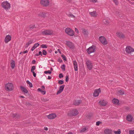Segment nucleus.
I'll return each mask as SVG.
<instances>
[{
  "instance_id": "9d476101",
  "label": "nucleus",
  "mask_w": 134,
  "mask_h": 134,
  "mask_svg": "<svg viewBox=\"0 0 134 134\" xmlns=\"http://www.w3.org/2000/svg\"><path fill=\"white\" fill-rule=\"evenodd\" d=\"M66 44L70 49H75V46L74 44L70 41H66Z\"/></svg>"
},
{
  "instance_id": "aec40b11",
  "label": "nucleus",
  "mask_w": 134,
  "mask_h": 134,
  "mask_svg": "<svg viewBox=\"0 0 134 134\" xmlns=\"http://www.w3.org/2000/svg\"><path fill=\"white\" fill-rule=\"evenodd\" d=\"M126 120L129 121H131L133 120V117L130 115H129L126 116Z\"/></svg>"
},
{
  "instance_id": "de8ad7c7",
  "label": "nucleus",
  "mask_w": 134,
  "mask_h": 134,
  "mask_svg": "<svg viewBox=\"0 0 134 134\" xmlns=\"http://www.w3.org/2000/svg\"><path fill=\"white\" fill-rule=\"evenodd\" d=\"M113 1L116 5H118V3L117 0H113Z\"/></svg>"
},
{
  "instance_id": "49530a36",
  "label": "nucleus",
  "mask_w": 134,
  "mask_h": 134,
  "mask_svg": "<svg viewBox=\"0 0 134 134\" xmlns=\"http://www.w3.org/2000/svg\"><path fill=\"white\" fill-rule=\"evenodd\" d=\"M129 133L130 134H134V130H130Z\"/></svg>"
},
{
  "instance_id": "7c9ffc66",
  "label": "nucleus",
  "mask_w": 134,
  "mask_h": 134,
  "mask_svg": "<svg viewBox=\"0 0 134 134\" xmlns=\"http://www.w3.org/2000/svg\"><path fill=\"white\" fill-rule=\"evenodd\" d=\"M46 13L44 12H42L39 14V16L42 17H44L46 16Z\"/></svg>"
},
{
  "instance_id": "c85d7f7f",
  "label": "nucleus",
  "mask_w": 134,
  "mask_h": 134,
  "mask_svg": "<svg viewBox=\"0 0 134 134\" xmlns=\"http://www.w3.org/2000/svg\"><path fill=\"white\" fill-rule=\"evenodd\" d=\"M11 65V67L12 69H14L15 66V62L13 60L10 63Z\"/></svg>"
},
{
  "instance_id": "2eb2a0df",
  "label": "nucleus",
  "mask_w": 134,
  "mask_h": 134,
  "mask_svg": "<svg viewBox=\"0 0 134 134\" xmlns=\"http://www.w3.org/2000/svg\"><path fill=\"white\" fill-rule=\"evenodd\" d=\"M56 116V115L55 113H52L47 115V117L48 119H54Z\"/></svg>"
},
{
  "instance_id": "bb28decb",
  "label": "nucleus",
  "mask_w": 134,
  "mask_h": 134,
  "mask_svg": "<svg viewBox=\"0 0 134 134\" xmlns=\"http://www.w3.org/2000/svg\"><path fill=\"white\" fill-rule=\"evenodd\" d=\"M103 23L105 25H108L109 24V21L106 19H103Z\"/></svg>"
},
{
  "instance_id": "603ef678",
  "label": "nucleus",
  "mask_w": 134,
  "mask_h": 134,
  "mask_svg": "<svg viewBox=\"0 0 134 134\" xmlns=\"http://www.w3.org/2000/svg\"><path fill=\"white\" fill-rule=\"evenodd\" d=\"M93 3H95L97 2V0H90Z\"/></svg>"
},
{
  "instance_id": "37998d69",
  "label": "nucleus",
  "mask_w": 134,
  "mask_h": 134,
  "mask_svg": "<svg viewBox=\"0 0 134 134\" xmlns=\"http://www.w3.org/2000/svg\"><path fill=\"white\" fill-rule=\"evenodd\" d=\"M29 27L31 29H33L35 28V25H31Z\"/></svg>"
},
{
  "instance_id": "5701e85b",
  "label": "nucleus",
  "mask_w": 134,
  "mask_h": 134,
  "mask_svg": "<svg viewBox=\"0 0 134 134\" xmlns=\"http://www.w3.org/2000/svg\"><path fill=\"white\" fill-rule=\"evenodd\" d=\"M112 102L114 104H119V101L118 99L114 98L112 100Z\"/></svg>"
},
{
  "instance_id": "79ce46f5",
  "label": "nucleus",
  "mask_w": 134,
  "mask_h": 134,
  "mask_svg": "<svg viewBox=\"0 0 134 134\" xmlns=\"http://www.w3.org/2000/svg\"><path fill=\"white\" fill-rule=\"evenodd\" d=\"M61 57L64 61H66V59L65 56L64 55H62Z\"/></svg>"
},
{
  "instance_id": "f8f14e48",
  "label": "nucleus",
  "mask_w": 134,
  "mask_h": 134,
  "mask_svg": "<svg viewBox=\"0 0 134 134\" xmlns=\"http://www.w3.org/2000/svg\"><path fill=\"white\" fill-rule=\"evenodd\" d=\"M101 90L100 88L96 89L94 90L93 95L94 97H96L98 96L99 93L101 92Z\"/></svg>"
},
{
  "instance_id": "393cba45",
  "label": "nucleus",
  "mask_w": 134,
  "mask_h": 134,
  "mask_svg": "<svg viewBox=\"0 0 134 134\" xmlns=\"http://www.w3.org/2000/svg\"><path fill=\"white\" fill-rule=\"evenodd\" d=\"M90 14L93 17H96L97 15V14L96 11H93L92 12H90Z\"/></svg>"
},
{
  "instance_id": "864d4df0",
  "label": "nucleus",
  "mask_w": 134,
  "mask_h": 134,
  "mask_svg": "<svg viewBox=\"0 0 134 134\" xmlns=\"http://www.w3.org/2000/svg\"><path fill=\"white\" fill-rule=\"evenodd\" d=\"M33 73V76L35 77L36 76V74L35 73L34 71H33L32 72Z\"/></svg>"
},
{
  "instance_id": "bf43d9fd",
  "label": "nucleus",
  "mask_w": 134,
  "mask_h": 134,
  "mask_svg": "<svg viewBox=\"0 0 134 134\" xmlns=\"http://www.w3.org/2000/svg\"><path fill=\"white\" fill-rule=\"evenodd\" d=\"M46 91H42V93L43 94H46Z\"/></svg>"
},
{
  "instance_id": "b1692460",
  "label": "nucleus",
  "mask_w": 134,
  "mask_h": 134,
  "mask_svg": "<svg viewBox=\"0 0 134 134\" xmlns=\"http://www.w3.org/2000/svg\"><path fill=\"white\" fill-rule=\"evenodd\" d=\"M20 87L21 91L25 93H28V91L24 87L21 86H20Z\"/></svg>"
},
{
  "instance_id": "a19ab883",
  "label": "nucleus",
  "mask_w": 134,
  "mask_h": 134,
  "mask_svg": "<svg viewBox=\"0 0 134 134\" xmlns=\"http://www.w3.org/2000/svg\"><path fill=\"white\" fill-rule=\"evenodd\" d=\"M41 47L43 48H47V45L45 44H43L41 45Z\"/></svg>"
},
{
  "instance_id": "cd10ccee",
  "label": "nucleus",
  "mask_w": 134,
  "mask_h": 134,
  "mask_svg": "<svg viewBox=\"0 0 134 134\" xmlns=\"http://www.w3.org/2000/svg\"><path fill=\"white\" fill-rule=\"evenodd\" d=\"M33 41V40H31L28 41V42L26 44L25 47L26 48H27L29 45L32 43Z\"/></svg>"
},
{
  "instance_id": "8fccbe9b",
  "label": "nucleus",
  "mask_w": 134,
  "mask_h": 134,
  "mask_svg": "<svg viewBox=\"0 0 134 134\" xmlns=\"http://www.w3.org/2000/svg\"><path fill=\"white\" fill-rule=\"evenodd\" d=\"M63 77V75L62 74H60L59 75V77L60 78H61Z\"/></svg>"
},
{
  "instance_id": "412c9836",
  "label": "nucleus",
  "mask_w": 134,
  "mask_h": 134,
  "mask_svg": "<svg viewBox=\"0 0 134 134\" xmlns=\"http://www.w3.org/2000/svg\"><path fill=\"white\" fill-rule=\"evenodd\" d=\"M81 103V100H75L74 101V105H77L80 104Z\"/></svg>"
},
{
  "instance_id": "680f3d73",
  "label": "nucleus",
  "mask_w": 134,
  "mask_h": 134,
  "mask_svg": "<svg viewBox=\"0 0 134 134\" xmlns=\"http://www.w3.org/2000/svg\"><path fill=\"white\" fill-rule=\"evenodd\" d=\"M44 129L46 131H47L48 130V128L47 127H45L44 128Z\"/></svg>"
},
{
  "instance_id": "72a5a7b5",
  "label": "nucleus",
  "mask_w": 134,
  "mask_h": 134,
  "mask_svg": "<svg viewBox=\"0 0 134 134\" xmlns=\"http://www.w3.org/2000/svg\"><path fill=\"white\" fill-rule=\"evenodd\" d=\"M41 100L43 102H47L49 100V99L45 98H42Z\"/></svg>"
},
{
  "instance_id": "20e7f679",
  "label": "nucleus",
  "mask_w": 134,
  "mask_h": 134,
  "mask_svg": "<svg viewBox=\"0 0 134 134\" xmlns=\"http://www.w3.org/2000/svg\"><path fill=\"white\" fill-rule=\"evenodd\" d=\"M65 32L68 35L70 36H73L74 34V32L71 29L68 27L65 30Z\"/></svg>"
},
{
  "instance_id": "4d7b16f0",
  "label": "nucleus",
  "mask_w": 134,
  "mask_h": 134,
  "mask_svg": "<svg viewBox=\"0 0 134 134\" xmlns=\"http://www.w3.org/2000/svg\"><path fill=\"white\" fill-rule=\"evenodd\" d=\"M37 91H40V92H41V93H42V90L40 88H38L37 89Z\"/></svg>"
},
{
  "instance_id": "e433bc0d",
  "label": "nucleus",
  "mask_w": 134,
  "mask_h": 134,
  "mask_svg": "<svg viewBox=\"0 0 134 134\" xmlns=\"http://www.w3.org/2000/svg\"><path fill=\"white\" fill-rule=\"evenodd\" d=\"M65 65L64 64L62 65L61 66V68L63 71H65Z\"/></svg>"
},
{
  "instance_id": "0e129e2a",
  "label": "nucleus",
  "mask_w": 134,
  "mask_h": 134,
  "mask_svg": "<svg viewBox=\"0 0 134 134\" xmlns=\"http://www.w3.org/2000/svg\"><path fill=\"white\" fill-rule=\"evenodd\" d=\"M41 88L42 89H43V90H44L45 89V87L44 86H41Z\"/></svg>"
},
{
  "instance_id": "39448f33",
  "label": "nucleus",
  "mask_w": 134,
  "mask_h": 134,
  "mask_svg": "<svg viewBox=\"0 0 134 134\" xmlns=\"http://www.w3.org/2000/svg\"><path fill=\"white\" fill-rule=\"evenodd\" d=\"M96 47L95 46L92 45L87 49V51L88 54L94 52L96 51Z\"/></svg>"
},
{
  "instance_id": "a211bd4d",
  "label": "nucleus",
  "mask_w": 134,
  "mask_h": 134,
  "mask_svg": "<svg viewBox=\"0 0 134 134\" xmlns=\"http://www.w3.org/2000/svg\"><path fill=\"white\" fill-rule=\"evenodd\" d=\"M82 33L85 37H87L89 34L88 31L87 30L83 29L82 30Z\"/></svg>"
},
{
  "instance_id": "f704fd0d",
  "label": "nucleus",
  "mask_w": 134,
  "mask_h": 134,
  "mask_svg": "<svg viewBox=\"0 0 134 134\" xmlns=\"http://www.w3.org/2000/svg\"><path fill=\"white\" fill-rule=\"evenodd\" d=\"M68 15L71 18H74L75 17V16L74 15H73L71 13H69L68 14Z\"/></svg>"
},
{
  "instance_id": "f03ea898",
  "label": "nucleus",
  "mask_w": 134,
  "mask_h": 134,
  "mask_svg": "<svg viewBox=\"0 0 134 134\" xmlns=\"http://www.w3.org/2000/svg\"><path fill=\"white\" fill-rule=\"evenodd\" d=\"M14 88V86L12 83H7L5 86V88L7 91H12Z\"/></svg>"
},
{
  "instance_id": "0eeeda50",
  "label": "nucleus",
  "mask_w": 134,
  "mask_h": 134,
  "mask_svg": "<svg viewBox=\"0 0 134 134\" xmlns=\"http://www.w3.org/2000/svg\"><path fill=\"white\" fill-rule=\"evenodd\" d=\"M40 3L43 6L46 7L49 5V0H41Z\"/></svg>"
},
{
  "instance_id": "ddd939ff",
  "label": "nucleus",
  "mask_w": 134,
  "mask_h": 134,
  "mask_svg": "<svg viewBox=\"0 0 134 134\" xmlns=\"http://www.w3.org/2000/svg\"><path fill=\"white\" fill-rule=\"evenodd\" d=\"M116 35L117 37L120 39H124L125 38V35L122 33L117 32L116 33Z\"/></svg>"
},
{
  "instance_id": "423d86ee",
  "label": "nucleus",
  "mask_w": 134,
  "mask_h": 134,
  "mask_svg": "<svg viewBox=\"0 0 134 134\" xmlns=\"http://www.w3.org/2000/svg\"><path fill=\"white\" fill-rule=\"evenodd\" d=\"M42 34L43 35H53V31L52 30H47L44 31H42Z\"/></svg>"
},
{
  "instance_id": "f3484780",
  "label": "nucleus",
  "mask_w": 134,
  "mask_h": 134,
  "mask_svg": "<svg viewBox=\"0 0 134 134\" xmlns=\"http://www.w3.org/2000/svg\"><path fill=\"white\" fill-rule=\"evenodd\" d=\"M11 39V37L10 35H8L6 36L4 40L5 42L7 43L10 41Z\"/></svg>"
},
{
  "instance_id": "4be33fe9",
  "label": "nucleus",
  "mask_w": 134,
  "mask_h": 134,
  "mask_svg": "<svg viewBox=\"0 0 134 134\" xmlns=\"http://www.w3.org/2000/svg\"><path fill=\"white\" fill-rule=\"evenodd\" d=\"M73 64L75 71H77L78 70V66L77 63L76 61L73 62Z\"/></svg>"
},
{
  "instance_id": "2f4dec72",
  "label": "nucleus",
  "mask_w": 134,
  "mask_h": 134,
  "mask_svg": "<svg viewBox=\"0 0 134 134\" xmlns=\"http://www.w3.org/2000/svg\"><path fill=\"white\" fill-rule=\"evenodd\" d=\"M118 93L120 95H123L124 94V93L123 90H120L118 91Z\"/></svg>"
},
{
  "instance_id": "7ed1b4c3",
  "label": "nucleus",
  "mask_w": 134,
  "mask_h": 134,
  "mask_svg": "<svg viewBox=\"0 0 134 134\" xmlns=\"http://www.w3.org/2000/svg\"><path fill=\"white\" fill-rule=\"evenodd\" d=\"M2 7L6 10L9 9L10 7V4L7 1H4L1 4Z\"/></svg>"
},
{
  "instance_id": "6ab92c4d",
  "label": "nucleus",
  "mask_w": 134,
  "mask_h": 134,
  "mask_svg": "<svg viewBox=\"0 0 134 134\" xmlns=\"http://www.w3.org/2000/svg\"><path fill=\"white\" fill-rule=\"evenodd\" d=\"M112 130L108 129H105L104 131V134H112Z\"/></svg>"
},
{
  "instance_id": "338daca9",
  "label": "nucleus",
  "mask_w": 134,
  "mask_h": 134,
  "mask_svg": "<svg viewBox=\"0 0 134 134\" xmlns=\"http://www.w3.org/2000/svg\"><path fill=\"white\" fill-rule=\"evenodd\" d=\"M51 79V77L50 76H48V79Z\"/></svg>"
},
{
  "instance_id": "6e6552de",
  "label": "nucleus",
  "mask_w": 134,
  "mask_h": 134,
  "mask_svg": "<svg viewBox=\"0 0 134 134\" xmlns=\"http://www.w3.org/2000/svg\"><path fill=\"white\" fill-rule=\"evenodd\" d=\"M86 63L87 68L89 70H91L93 67V64L92 62L87 60L86 61Z\"/></svg>"
},
{
  "instance_id": "9b49d317",
  "label": "nucleus",
  "mask_w": 134,
  "mask_h": 134,
  "mask_svg": "<svg viewBox=\"0 0 134 134\" xmlns=\"http://www.w3.org/2000/svg\"><path fill=\"white\" fill-rule=\"evenodd\" d=\"M126 51L127 53H130L131 52H134V49L131 47L127 46L126 48Z\"/></svg>"
},
{
  "instance_id": "dca6fc26",
  "label": "nucleus",
  "mask_w": 134,
  "mask_h": 134,
  "mask_svg": "<svg viewBox=\"0 0 134 134\" xmlns=\"http://www.w3.org/2000/svg\"><path fill=\"white\" fill-rule=\"evenodd\" d=\"M65 86V85H63L59 87V90H58L56 94L57 95H58L60 93L63 91Z\"/></svg>"
},
{
  "instance_id": "5fc2aeb1",
  "label": "nucleus",
  "mask_w": 134,
  "mask_h": 134,
  "mask_svg": "<svg viewBox=\"0 0 134 134\" xmlns=\"http://www.w3.org/2000/svg\"><path fill=\"white\" fill-rule=\"evenodd\" d=\"M58 62H59L60 63H62L63 62L62 60L60 58L59 59H58Z\"/></svg>"
},
{
  "instance_id": "052dcab7",
  "label": "nucleus",
  "mask_w": 134,
  "mask_h": 134,
  "mask_svg": "<svg viewBox=\"0 0 134 134\" xmlns=\"http://www.w3.org/2000/svg\"><path fill=\"white\" fill-rule=\"evenodd\" d=\"M36 61L35 60H33L32 62V63L33 64H35L36 63Z\"/></svg>"
},
{
  "instance_id": "13d9d810",
  "label": "nucleus",
  "mask_w": 134,
  "mask_h": 134,
  "mask_svg": "<svg viewBox=\"0 0 134 134\" xmlns=\"http://www.w3.org/2000/svg\"><path fill=\"white\" fill-rule=\"evenodd\" d=\"M38 55H41V56L42 55V52H41V51H39V53H38Z\"/></svg>"
},
{
  "instance_id": "a18cd8bd",
  "label": "nucleus",
  "mask_w": 134,
  "mask_h": 134,
  "mask_svg": "<svg viewBox=\"0 0 134 134\" xmlns=\"http://www.w3.org/2000/svg\"><path fill=\"white\" fill-rule=\"evenodd\" d=\"M42 53H43V54L44 55H46L47 54V52L46 51L44 50H43Z\"/></svg>"
},
{
  "instance_id": "58836bf2",
  "label": "nucleus",
  "mask_w": 134,
  "mask_h": 134,
  "mask_svg": "<svg viewBox=\"0 0 134 134\" xmlns=\"http://www.w3.org/2000/svg\"><path fill=\"white\" fill-rule=\"evenodd\" d=\"M44 73L45 74H51L52 73L51 71L50 70H48L47 71H45Z\"/></svg>"
},
{
  "instance_id": "a878e982",
  "label": "nucleus",
  "mask_w": 134,
  "mask_h": 134,
  "mask_svg": "<svg viewBox=\"0 0 134 134\" xmlns=\"http://www.w3.org/2000/svg\"><path fill=\"white\" fill-rule=\"evenodd\" d=\"M39 45V44L38 43H36L34 44V46L32 47L31 50L33 51Z\"/></svg>"
},
{
  "instance_id": "e2e57ef3",
  "label": "nucleus",
  "mask_w": 134,
  "mask_h": 134,
  "mask_svg": "<svg viewBox=\"0 0 134 134\" xmlns=\"http://www.w3.org/2000/svg\"><path fill=\"white\" fill-rule=\"evenodd\" d=\"M28 52V51L27 50H26L23 53H27Z\"/></svg>"
},
{
  "instance_id": "ea45409f",
  "label": "nucleus",
  "mask_w": 134,
  "mask_h": 134,
  "mask_svg": "<svg viewBox=\"0 0 134 134\" xmlns=\"http://www.w3.org/2000/svg\"><path fill=\"white\" fill-rule=\"evenodd\" d=\"M36 69V66H32L31 70V72H32L33 71H34V70L35 69Z\"/></svg>"
},
{
  "instance_id": "c756f323",
  "label": "nucleus",
  "mask_w": 134,
  "mask_h": 134,
  "mask_svg": "<svg viewBox=\"0 0 134 134\" xmlns=\"http://www.w3.org/2000/svg\"><path fill=\"white\" fill-rule=\"evenodd\" d=\"M11 115L14 118H15V119L19 117V115L18 114H11Z\"/></svg>"
},
{
  "instance_id": "09e8293b",
  "label": "nucleus",
  "mask_w": 134,
  "mask_h": 134,
  "mask_svg": "<svg viewBox=\"0 0 134 134\" xmlns=\"http://www.w3.org/2000/svg\"><path fill=\"white\" fill-rule=\"evenodd\" d=\"M69 77L68 76H66L65 81L66 82H68L69 80Z\"/></svg>"
},
{
  "instance_id": "3c124183",
  "label": "nucleus",
  "mask_w": 134,
  "mask_h": 134,
  "mask_svg": "<svg viewBox=\"0 0 134 134\" xmlns=\"http://www.w3.org/2000/svg\"><path fill=\"white\" fill-rule=\"evenodd\" d=\"M101 122L100 121H98L96 122V125L97 126H98L99 125V124Z\"/></svg>"
},
{
  "instance_id": "6e6d98bb",
  "label": "nucleus",
  "mask_w": 134,
  "mask_h": 134,
  "mask_svg": "<svg viewBox=\"0 0 134 134\" xmlns=\"http://www.w3.org/2000/svg\"><path fill=\"white\" fill-rule=\"evenodd\" d=\"M75 31L77 33H79V31L78 30V29L77 28H75Z\"/></svg>"
},
{
  "instance_id": "1a4fd4ad",
  "label": "nucleus",
  "mask_w": 134,
  "mask_h": 134,
  "mask_svg": "<svg viewBox=\"0 0 134 134\" xmlns=\"http://www.w3.org/2000/svg\"><path fill=\"white\" fill-rule=\"evenodd\" d=\"M99 40L102 44L104 45L107 44V42L104 36H101L100 37Z\"/></svg>"
},
{
  "instance_id": "774afa93",
  "label": "nucleus",
  "mask_w": 134,
  "mask_h": 134,
  "mask_svg": "<svg viewBox=\"0 0 134 134\" xmlns=\"http://www.w3.org/2000/svg\"><path fill=\"white\" fill-rule=\"evenodd\" d=\"M52 49H50L49 51V52L50 53H52Z\"/></svg>"
},
{
  "instance_id": "69168bd1",
  "label": "nucleus",
  "mask_w": 134,
  "mask_h": 134,
  "mask_svg": "<svg viewBox=\"0 0 134 134\" xmlns=\"http://www.w3.org/2000/svg\"><path fill=\"white\" fill-rule=\"evenodd\" d=\"M119 14V12L118 11H116L115 12V14L116 15H117L118 14Z\"/></svg>"
},
{
  "instance_id": "c03bdc74",
  "label": "nucleus",
  "mask_w": 134,
  "mask_h": 134,
  "mask_svg": "<svg viewBox=\"0 0 134 134\" xmlns=\"http://www.w3.org/2000/svg\"><path fill=\"white\" fill-rule=\"evenodd\" d=\"M64 83V81L63 80H60L58 81V83L60 84H62Z\"/></svg>"
},
{
  "instance_id": "473e14b6",
  "label": "nucleus",
  "mask_w": 134,
  "mask_h": 134,
  "mask_svg": "<svg viewBox=\"0 0 134 134\" xmlns=\"http://www.w3.org/2000/svg\"><path fill=\"white\" fill-rule=\"evenodd\" d=\"M114 132L115 134H120L121 131L120 129H118L117 131H114Z\"/></svg>"
},
{
  "instance_id": "4468645a",
  "label": "nucleus",
  "mask_w": 134,
  "mask_h": 134,
  "mask_svg": "<svg viewBox=\"0 0 134 134\" xmlns=\"http://www.w3.org/2000/svg\"><path fill=\"white\" fill-rule=\"evenodd\" d=\"M99 103L100 106H106L107 104V102L104 100H100L99 101Z\"/></svg>"
},
{
  "instance_id": "f257e3e1",
  "label": "nucleus",
  "mask_w": 134,
  "mask_h": 134,
  "mask_svg": "<svg viewBox=\"0 0 134 134\" xmlns=\"http://www.w3.org/2000/svg\"><path fill=\"white\" fill-rule=\"evenodd\" d=\"M79 113V112L76 109H73L70 111L67 114L68 116H76Z\"/></svg>"
},
{
  "instance_id": "4c0bfd02",
  "label": "nucleus",
  "mask_w": 134,
  "mask_h": 134,
  "mask_svg": "<svg viewBox=\"0 0 134 134\" xmlns=\"http://www.w3.org/2000/svg\"><path fill=\"white\" fill-rule=\"evenodd\" d=\"M87 130V129L86 128H82L80 131V132L81 133L85 132Z\"/></svg>"
},
{
  "instance_id": "c9c22d12",
  "label": "nucleus",
  "mask_w": 134,
  "mask_h": 134,
  "mask_svg": "<svg viewBox=\"0 0 134 134\" xmlns=\"http://www.w3.org/2000/svg\"><path fill=\"white\" fill-rule=\"evenodd\" d=\"M26 83L27 84L29 85V86L30 87H32V84L30 82H29L28 80H27L26 81Z\"/></svg>"
}]
</instances>
